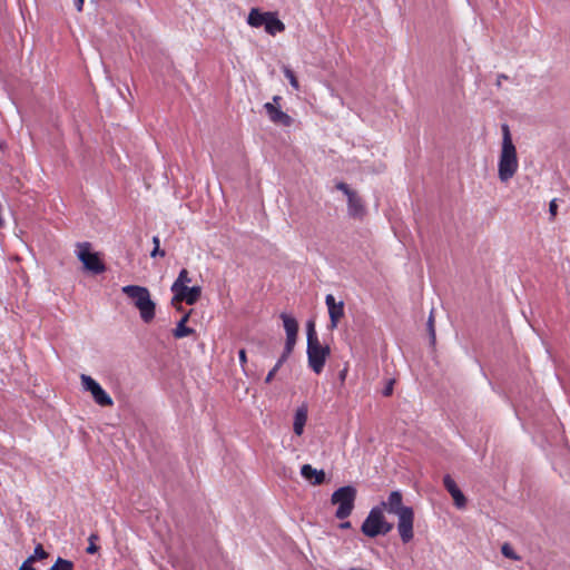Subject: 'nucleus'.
Here are the masks:
<instances>
[{"instance_id": "1", "label": "nucleus", "mask_w": 570, "mask_h": 570, "mask_svg": "<svg viewBox=\"0 0 570 570\" xmlns=\"http://www.w3.org/2000/svg\"><path fill=\"white\" fill-rule=\"evenodd\" d=\"M389 513L399 517L397 531L403 543H409L413 537L414 511L411 507L403 505V495L400 491H392L386 501L380 505Z\"/></svg>"}, {"instance_id": "2", "label": "nucleus", "mask_w": 570, "mask_h": 570, "mask_svg": "<svg viewBox=\"0 0 570 570\" xmlns=\"http://www.w3.org/2000/svg\"><path fill=\"white\" fill-rule=\"evenodd\" d=\"M502 147L499 157L498 174L501 181H509L517 173L519 167L517 149L513 145L510 128L507 124L501 126Z\"/></svg>"}, {"instance_id": "3", "label": "nucleus", "mask_w": 570, "mask_h": 570, "mask_svg": "<svg viewBox=\"0 0 570 570\" xmlns=\"http://www.w3.org/2000/svg\"><path fill=\"white\" fill-rule=\"evenodd\" d=\"M122 293L130 298L134 306L139 311L140 317L145 323H150L156 315V304L150 297L147 287L139 285H126L121 288Z\"/></svg>"}, {"instance_id": "4", "label": "nucleus", "mask_w": 570, "mask_h": 570, "mask_svg": "<svg viewBox=\"0 0 570 570\" xmlns=\"http://www.w3.org/2000/svg\"><path fill=\"white\" fill-rule=\"evenodd\" d=\"M356 489L352 485H345L335 490L331 497L332 504L338 505L335 517L344 520L351 515L356 499Z\"/></svg>"}, {"instance_id": "5", "label": "nucleus", "mask_w": 570, "mask_h": 570, "mask_svg": "<svg viewBox=\"0 0 570 570\" xmlns=\"http://www.w3.org/2000/svg\"><path fill=\"white\" fill-rule=\"evenodd\" d=\"M77 257L83 264L85 269L95 275L102 274L107 269L100 254L91 252V244L89 242L77 244Z\"/></svg>"}, {"instance_id": "6", "label": "nucleus", "mask_w": 570, "mask_h": 570, "mask_svg": "<svg viewBox=\"0 0 570 570\" xmlns=\"http://www.w3.org/2000/svg\"><path fill=\"white\" fill-rule=\"evenodd\" d=\"M307 360L308 366L316 373L320 374L325 365L326 358L331 354V350L327 345H322L320 340L314 342H307Z\"/></svg>"}, {"instance_id": "7", "label": "nucleus", "mask_w": 570, "mask_h": 570, "mask_svg": "<svg viewBox=\"0 0 570 570\" xmlns=\"http://www.w3.org/2000/svg\"><path fill=\"white\" fill-rule=\"evenodd\" d=\"M80 380H81V384H82L83 389L91 393L92 399L95 400V402L98 405H100V406H112L114 405V401L109 396V394L91 376L82 374Z\"/></svg>"}, {"instance_id": "8", "label": "nucleus", "mask_w": 570, "mask_h": 570, "mask_svg": "<svg viewBox=\"0 0 570 570\" xmlns=\"http://www.w3.org/2000/svg\"><path fill=\"white\" fill-rule=\"evenodd\" d=\"M383 518V509L381 507H374L371 509L368 515L364 520L361 531L368 538H375L381 535V524Z\"/></svg>"}, {"instance_id": "9", "label": "nucleus", "mask_w": 570, "mask_h": 570, "mask_svg": "<svg viewBox=\"0 0 570 570\" xmlns=\"http://www.w3.org/2000/svg\"><path fill=\"white\" fill-rule=\"evenodd\" d=\"M174 297L171 304L177 306L178 303L185 302L188 305H194L202 295V288L199 286H171Z\"/></svg>"}, {"instance_id": "10", "label": "nucleus", "mask_w": 570, "mask_h": 570, "mask_svg": "<svg viewBox=\"0 0 570 570\" xmlns=\"http://www.w3.org/2000/svg\"><path fill=\"white\" fill-rule=\"evenodd\" d=\"M264 109H265L269 120L275 125L283 126V127H291L294 122V119L289 115L282 111L279 109V107L275 106L272 102H266L264 105Z\"/></svg>"}, {"instance_id": "11", "label": "nucleus", "mask_w": 570, "mask_h": 570, "mask_svg": "<svg viewBox=\"0 0 570 570\" xmlns=\"http://www.w3.org/2000/svg\"><path fill=\"white\" fill-rule=\"evenodd\" d=\"M325 304L330 315V328L334 330L337 327L338 322L344 316V303L342 301L336 303L334 296L328 294L325 297Z\"/></svg>"}, {"instance_id": "12", "label": "nucleus", "mask_w": 570, "mask_h": 570, "mask_svg": "<svg viewBox=\"0 0 570 570\" xmlns=\"http://www.w3.org/2000/svg\"><path fill=\"white\" fill-rule=\"evenodd\" d=\"M443 485L451 494L454 505L458 509H464L466 507V498L450 474L444 475Z\"/></svg>"}, {"instance_id": "13", "label": "nucleus", "mask_w": 570, "mask_h": 570, "mask_svg": "<svg viewBox=\"0 0 570 570\" xmlns=\"http://www.w3.org/2000/svg\"><path fill=\"white\" fill-rule=\"evenodd\" d=\"M347 210L348 215L356 219H362L366 214L364 202L356 191L347 197Z\"/></svg>"}, {"instance_id": "14", "label": "nucleus", "mask_w": 570, "mask_h": 570, "mask_svg": "<svg viewBox=\"0 0 570 570\" xmlns=\"http://www.w3.org/2000/svg\"><path fill=\"white\" fill-rule=\"evenodd\" d=\"M301 474L312 485H321L325 482V472L323 470H316L311 464H304L301 468Z\"/></svg>"}, {"instance_id": "15", "label": "nucleus", "mask_w": 570, "mask_h": 570, "mask_svg": "<svg viewBox=\"0 0 570 570\" xmlns=\"http://www.w3.org/2000/svg\"><path fill=\"white\" fill-rule=\"evenodd\" d=\"M308 409L306 404L298 406L294 414L293 431L297 436H301L304 432V426L307 421Z\"/></svg>"}, {"instance_id": "16", "label": "nucleus", "mask_w": 570, "mask_h": 570, "mask_svg": "<svg viewBox=\"0 0 570 570\" xmlns=\"http://www.w3.org/2000/svg\"><path fill=\"white\" fill-rule=\"evenodd\" d=\"M264 27L265 31L271 36H275L276 33L283 32L285 30V24L277 18V13L271 11H268Z\"/></svg>"}, {"instance_id": "17", "label": "nucleus", "mask_w": 570, "mask_h": 570, "mask_svg": "<svg viewBox=\"0 0 570 570\" xmlns=\"http://www.w3.org/2000/svg\"><path fill=\"white\" fill-rule=\"evenodd\" d=\"M189 315L190 313L185 314L177 323L176 328L173 331V335L175 338H183L195 333L194 328L186 326Z\"/></svg>"}, {"instance_id": "18", "label": "nucleus", "mask_w": 570, "mask_h": 570, "mask_svg": "<svg viewBox=\"0 0 570 570\" xmlns=\"http://www.w3.org/2000/svg\"><path fill=\"white\" fill-rule=\"evenodd\" d=\"M268 12H261L259 9L253 8L249 11L247 23L254 28L265 26Z\"/></svg>"}, {"instance_id": "19", "label": "nucleus", "mask_w": 570, "mask_h": 570, "mask_svg": "<svg viewBox=\"0 0 570 570\" xmlns=\"http://www.w3.org/2000/svg\"><path fill=\"white\" fill-rule=\"evenodd\" d=\"M281 318L283 320V325H284V328L286 332V336H297V333H298L297 321L293 316H291L286 313H282Z\"/></svg>"}, {"instance_id": "20", "label": "nucleus", "mask_w": 570, "mask_h": 570, "mask_svg": "<svg viewBox=\"0 0 570 570\" xmlns=\"http://www.w3.org/2000/svg\"><path fill=\"white\" fill-rule=\"evenodd\" d=\"M297 336H286V342L284 346V351L281 355V363H285L289 355L293 353L294 346L296 344Z\"/></svg>"}, {"instance_id": "21", "label": "nucleus", "mask_w": 570, "mask_h": 570, "mask_svg": "<svg viewBox=\"0 0 570 570\" xmlns=\"http://www.w3.org/2000/svg\"><path fill=\"white\" fill-rule=\"evenodd\" d=\"M49 557V553L43 549L41 543H38L35 548L33 554L27 558L28 563H35L37 560H43Z\"/></svg>"}, {"instance_id": "22", "label": "nucleus", "mask_w": 570, "mask_h": 570, "mask_svg": "<svg viewBox=\"0 0 570 570\" xmlns=\"http://www.w3.org/2000/svg\"><path fill=\"white\" fill-rule=\"evenodd\" d=\"M73 562L63 558H58L50 570H73Z\"/></svg>"}, {"instance_id": "23", "label": "nucleus", "mask_w": 570, "mask_h": 570, "mask_svg": "<svg viewBox=\"0 0 570 570\" xmlns=\"http://www.w3.org/2000/svg\"><path fill=\"white\" fill-rule=\"evenodd\" d=\"M283 72H284V76L288 79L291 86L295 90H299V82L297 80L295 72L287 66L283 67Z\"/></svg>"}, {"instance_id": "24", "label": "nucleus", "mask_w": 570, "mask_h": 570, "mask_svg": "<svg viewBox=\"0 0 570 570\" xmlns=\"http://www.w3.org/2000/svg\"><path fill=\"white\" fill-rule=\"evenodd\" d=\"M191 279L190 277L188 276V271L183 268L180 272H179V275L177 277V279L174 282V284L171 286H187L188 283H190Z\"/></svg>"}, {"instance_id": "25", "label": "nucleus", "mask_w": 570, "mask_h": 570, "mask_svg": "<svg viewBox=\"0 0 570 570\" xmlns=\"http://www.w3.org/2000/svg\"><path fill=\"white\" fill-rule=\"evenodd\" d=\"M88 540L89 546L87 547L86 551L89 554H95L99 550V547L96 544V541L99 540V535L97 533H91Z\"/></svg>"}, {"instance_id": "26", "label": "nucleus", "mask_w": 570, "mask_h": 570, "mask_svg": "<svg viewBox=\"0 0 570 570\" xmlns=\"http://www.w3.org/2000/svg\"><path fill=\"white\" fill-rule=\"evenodd\" d=\"M307 342H314L318 340L314 321H308L306 324Z\"/></svg>"}, {"instance_id": "27", "label": "nucleus", "mask_w": 570, "mask_h": 570, "mask_svg": "<svg viewBox=\"0 0 570 570\" xmlns=\"http://www.w3.org/2000/svg\"><path fill=\"white\" fill-rule=\"evenodd\" d=\"M153 243H154V249L151 250L150 253V256L151 257H156V256H160V257H164L166 255L165 250L160 248V239L158 236H154L153 237Z\"/></svg>"}, {"instance_id": "28", "label": "nucleus", "mask_w": 570, "mask_h": 570, "mask_svg": "<svg viewBox=\"0 0 570 570\" xmlns=\"http://www.w3.org/2000/svg\"><path fill=\"white\" fill-rule=\"evenodd\" d=\"M501 552L504 557L511 559V560H519V557L515 554L514 550L511 548L510 544L504 543L501 548Z\"/></svg>"}, {"instance_id": "29", "label": "nucleus", "mask_w": 570, "mask_h": 570, "mask_svg": "<svg viewBox=\"0 0 570 570\" xmlns=\"http://www.w3.org/2000/svg\"><path fill=\"white\" fill-rule=\"evenodd\" d=\"M284 363H281V358H278L277 363L274 365V367L268 372V374L266 375L265 377V383L269 384L275 374L277 373V371L281 368V366L283 365Z\"/></svg>"}, {"instance_id": "30", "label": "nucleus", "mask_w": 570, "mask_h": 570, "mask_svg": "<svg viewBox=\"0 0 570 570\" xmlns=\"http://www.w3.org/2000/svg\"><path fill=\"white\" fill-rule=\"evenodd\" d=\"M428 328H429V333H430L431 343L434 344L435 343V330H434V318H433L432 314L430 315L429 321H428Z\"/></svg>"}, {"instance_id": "31", "label": "nucleus", "mask_w": 570, "mask_h": 570, "mask_svg": "<svg viewBox=\"0 0 570 570\" xmlns=\"http://www.w3.org/2000/svg\"><path fill=\"white\" fill-rule=\"evenodd\" d=\"M392 529H393V524H392V523H390V522H387V521H386V519H385V517L383 515V518H382V524H381V531H382V532H381V534H382V535H385V534H387L389 532H391V531H392Z\"/></svg>"}, {"instance_id": "32", "label": "nucleus", "mask_w": 570, "mask_h": 570, "mask_svg": "<svg viewBox=\"0 0 570 570\" xmlns=\"http://www.w3.org/2000/svg\"><path fill=\"white\" fill-rule=\"evenodd\" d=\"M336 188L341 191H343L346 197H348L351 194H353L355 190H352L347 184L341 181L336 185Z\"/></svg>"}, {"instance_id": "33", "label": "nucleus", "mask_w": 570, "mask_h": 570, "mask_svg": "<svg viewBox=\"0 0 570 570\" xmlns=\"http://www.w3.org/2000/svg\"><path fill=\"white\" fill-rule=\"evenodd\" d=\"M557 212H558V205H557V202L556 199L551 200L550 204H549V213L551 215L552 218L556 217L557 215Z\"/></svg>"}, {"instance_id": "34", "label": "nucleus", "mask_w": 570, "mask_h": 570, "mask_svg": "<svg viewBox=\"0 0 570 570\" xmlns=\"http://www.w3.org/2000/svg\"><path fill=\"white\" fill-rule=\"evenodd\" d=\"M238 356H239L240 365H242V367H244L247 363L246 351L244 348H242L238 353Z\"/></svg>"}, {"instance_id": "35", "label": "nucleus", "mask_w": 570, "mask_h": 570, "mask_svg": "<svg viewBox=\"0 0 570 570\" xmlns=\"http://www.w3.org/2000/svg\"><path fill=\"white\" fill-rule=\"evenodd\" d=\"M32 564L33 563H28V560H24L18 570H37Z\"/></svg>"}, {"instance_id": "36", "label": "nucleus", "mask_w": 570, "mask_h": 570, "mask_svg": "<svg viewBox=\"0 0 570 570\" xmlns=\"http://www.w3.org/2000/svg\"><path fill=\"white\" fill-rule=\"evenodd\" d=\"M85 0H73L76 9L80 12L83 9Z\"/></svg>"}, {"instance_id": "37", "label": "nucleus", "mask_w": 570, "mask_h": 570, "mask_svg": "<svg viewBox=\"0 0 570 570\" xmlns=\"http://www.w3.org/2000/svg\"><path fill=\"white\" fill-rule=\"evenodd\" d=\"M392 391H393V386H392V382H390V384L383 390V395L390 396L392 394Z\"/></svg>"}, {"instance_id": "38", "label": "nucleus", "mask_w": 570, "mask_h": 570, "mask_svg": "<svg viewBox=\"0 0 570 570\" xmlns=\"http://www.w3.org/2000/svg\"><path fill=\"white\" fill-rule=\"evenodd\" d=\"M281 100H282L281 96H274L272 104H274L275 106L278 107Z\"/></svg>"}, {"instance_id": "39", "label": "nucleus", "mask_w": 570, "mask_h": 570, "mask_svg": "<svg viewBox=\"0 0 570 570\" xmlns=\"http://www.w3.org/2000/svg\"><path fill=\"white\" fill-rule=\"evenodd\" d=\"M340 528L341 529H350L351 528V522L350 521H344L340 524Z\"/></svg>"}, {"instance_id": "40", "label": "nucleus", "mask_w": 570, "mask_h": 570, "mask_svg": "<svg viewBox=\"0 0 570 570\" xmlns=\"http://www.w3.org/2000/svg\"><path fill=\"white\" fill-rule=\"evenodd\" d=\"M345 375H346V370H344L342 373H341V380H344L345 379Z\"/></svg>"}, {"instance_id": "41", "label": "nucleus", "mask_w": 570, "mask_h": 570, "mask_svg": "<svg viewBox=\"0 0 570 570\" xmlns=\"http://www.w3.org/2000/svg\"><path fill=\"white\" fill-rule=\"evenodd\" d=\"M500 78H501V80L507 79V77L504 75H501Z\"/></svg>"}, {"instance_id": "42", "label": "nucleus", "mask_w": 570, "mask_h": 570, "mask_svg": "<svg viewBox=\"0 0 570 570\" xmlns=\"http://www.w3.org/2000/svg\"><path fill=\"white\" fill-rule=\"evenodd\" d=\"M500 78H501V80L507 79V77L504 75H501Z\"/></svg>"}, {"instance_id": "43", "label": "nucleus", "mask_w": 570, "mask_h": 570, "mask_svg": "<svg viewBox=\"0 0 570 570\" xmlns=\"http://www.w3.org/2000/svg\"><path fill=\"white\" fill-rule=\"evenodd\" d=\"M2 225H3V222H2V219L0 218V227H1Z\"/></svg>"}]
</instances>
